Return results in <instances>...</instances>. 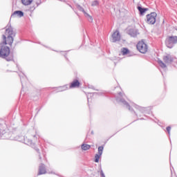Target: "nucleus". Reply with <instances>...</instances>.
Instances as JSON below:
<instances>
[{
  "mask_svg": "<svg viewBox=\"0 0 177 177\" xmlns=\"http://www.w3.org/2000/svg\"><path fill=\"white\" fill-rule=\"evenodd\" d=\"M88 88H89L90 89H93L94 91L95 90V86H89Z\"/></svg>",
  "mask_w": 177,
  "mask_h": 177,
  "instance_id": "nucleus-27",
  "label": "nucleus"
},
{
  "mask_svg": "<svg viewBox=\"0 0 177 177\" xmlns=\"http://www.w3.org/2000/svg\"><path fill=\"white\" fill-rule=\"evenodd\" d=\"M17 67H19V65H17Z\"/></svg>",
  "mask_w": 177,
  "mask_h": 177,
  "instance_id": "nucleus-34",
  "label": "nucleus"
},
{
  "mask_svg": "<svg viewBox=\"0 0 177 177\" xmlns=\"http://www.w3.org/2000/svg\"><path fill=\"white\" fill-rule=\"evenodd\" d=\"M89 149H91V145L88 144L82 145V149H83L84 151H86V150H89Z\"/></svg>",
  "mask_w": 177,
  "mask_h": 177,
  "instance_id": "nucleus-16",
  "label": "nucleus"
},
{
  "mask_svg": "<svg viewBox=\"0 0 177 177\" xmlns=\"http://www.w3.org/2000/svg\"><path fill=\"white\" fill-rule=\"evenodd\" d=\"M23 5L25 6H28V5H31L32 3L33 0H21Z\"/></svg>",
  "mask_w": 177,
  "mask_h": 177,
  "instance_id": "nucleus-15",
  "label": "nucleus"
},
{
  "mask_svg": "<svg viewBox=\"0 0 177 177\" xmlns=\"http://www.w3.org/2000/svg\"><path fill=\"white\" fill-rule=\"evenodd\" d=\"M103 150H104V146H100L98 147L97 154H100V156H102L103 154Z\"/></svg>",
  "mask_w": 177,
  "mask_h": 177,
  "instance_id": "nucleus-20",
  "label": "nucleus"
},
{
  "mask_svg": "<svg viewBox=\"0 0 177 177\" xmlns=\"http://www.w3.org/2000/svg\"><path fill=\"white\" fill-rule=\"evenodd\" d=\"M20 80H21V84L22 85V88H24V82H27L28 80H27V76L24 75V74H23V75H20Z\"/></svg>",
  "mask_w": 177,
  "mask_h": 177,
  "instance_id": "nucleus-14",
  "label": "nucleus"
},
{
  "mask_svg": "<svg viewBox=\"0 0 177 177\" xmlns=\"http://www.w3.org/2000/svg\"><path fill=\"white\" fill-rule=\"evenodd\" d=\"M169 135H171V127L170 126H168L167 128H166Z\"/></svg>",
  "mask_w": 177,
  "mask_h": 177,
  "instance_id": "nucleus-26",
  "label": "nucleus"
},
{
  "mask_svg": "<svg viewBox=\"0 0 177 177\" xmlns=\"http://www.w3.org/2000/svg\"><path fill=\"white\" fill-rule=\"evenodd\" d=\"M147 23L148 24H156V17H157L156 12H151L150 14L147 15Z\"/></svg>",
  "mask_w": 177,
  "mask_h": 177,
  "instance_id": "nucleus-6",
  "label": "nucleus"
},
{
  "mask_svg": "<svg viewBox=\"0 0 177 177\" xmlns=\"http://www.w3.org/2000/svg\"><path fill=\"white\" fill-rule=\"evenodd\" d=\"M177 44V36H169L165 40V45L169 49H172Z\"/></svg>",
  "mask_w": 177,
  "mask_h": 177,
  "instance_id": "nucleus-4",
  "label": "nucleus"
},
{
  "mask_svg": "<svg viewBox=\"0 0 177 177\" xmlns=\"http://www.w3.org/2000/svg\"><path fill=\"white\" fill-rule=\"evenodd\" d=\"M122 53L123 56H125V55H128V53H129V49L127 48H122Z\"/></svg>",
  "mask_w": 177,
  "mask_h": 177,
  "instance_id": "nucleus-19",
  "label": "nucleus"
},
{
  "mask_svg": "<svg viewBox=\"0 0 177 177\" xmlns=\"http://www.w3.org/2000/svg\"><path fill=\"white\" fill-rule=\"evenodd\" d=\"M68 6L70 8H71V9H74V8H73V6H71V5H70L69 3H68Z\"/></svg>",
  "mask_w": 177,
  "mask_h": 177,
  "instance_id": "nucleus-28",
  "label": "nucleus"
},
{
  "mask_svg": "<svg viewBox=\"0 0 177 177\" xmlns=\"http://www.w3.org/2000/svg\"><path fill=\"white\" fill-rule=\"evenodd\" d=\"M41 5V3H37V6H39Z\"/></svg>",
  "mask_w": 177,
  "mask_h": 177,
  "instance_id": "nucleus-29",
  "label": "nucleus"
},
{
  "mask_svg": "<svg viewBox=\"0 0 177 177\" xmlns=\"http://www.w3.org/2000/svg\"><path fill=\"white\" fill-rule=\"evenodd\" d=\"M136 48L137 50H138L140 53H142V55H145V53H147V51L149 50V46H147L146 40L145 39L139 41L136 45Z\"/></svg>",
  "mask_w": 177,
  "mask_h": 177,
  "instance_id": "nucleus-3",
  "label": "nucleus"
},
{
  "mask_svg": "<svg viewBox=\"0 0 177 177\" xmlns=\"http://www.w3.org/2000/svg\"><path fill=\"white\" fill-rule=\"evenodd\" d=\"M67 86H63L58 88V92H63L64 91H67Z\"/></svg>",
  "mask_w": 177,
  "mask_h": 177,
  "instance_id": "nucleus-21",
  "label": "nucleus"
},
{
  "mask_svg": "<svg viewBox=\"0 0 177 177\" xmlns=\"http://www.w3.org/2000/svg\"><path fill=\"white\" fill-rule=\"evenodd\" d=\"M127 34H129V35H130L131 37L136 38V37H138V35H139V30L136 28H130L127 30Z\"/></svg>",
  "mask_w": 177,
  "mask_h": 177,
  "instance_id": "nucleus-8",
  "label": "nucleus"
},
{
  "mask_svg": "<svg viewBox=\"0 0 177 177\" xmlns=\"http://www.w3.org/2000/svg\"><path fill=\"white\" fill-rule=\"evenodd\" d=\"M83 13L84 14L86 17L89 18L88 21H90V23H92V21H93V18H92V16H90V15L88 14L86 11H84V12Z\"/></svg>",
  "mask_w": 177,
  "mask_h": 177,
  "instance_id": "nucleus-18",
  "label": "nucleus"
},
{
  "mask_svg": "<svg viewBox=\"0 0 177 177\" xmlns=\"http://www.w3.org/2000/svg\"><path fill=\"white\" fill-rule=\"evenodd\" d=\"M16 16H17V17H23V16H24V12H23V11L21 10H17V11H15L11 15V17H16Z\"/></svg>",
  "mask_w": 177,
  "mask_h": 177,
  "instance_id": "nucleus-11",
  "label": "nucleus"
},
{
  "mask_svg": "<svg viewBox=\"0 0 177 177\" xmlns=\"http://www.w3.org/2000/svg\"><path fill=\"white\" fill-rule=\"evenodd\" d=\"M88 102H89V98L87 97Z\"/></svg>",
  "mask_w": 177,
  "mask_h": 177,
  "instance_id": "nucleus-30",
  "label": "nucleus"
},
{
  "mask_svg": "<svg viewBox=\"0 0 177 177\" xmlns=\"http://www.w3.org/2000/svg\"><path fill=\"white\" fill-rule=\"evenodd\" d=\"M158 63L161 68H167V64H165V63H164L162 60H158Z\"/></svg>",
  "mask_w": 177,
  "mask_h": 177,
  "instance_id": "nucleus-17",
  "label": "nucleus"
},
{
  "mask_svg": "<svg viewBox=\"0 0 177 177\" xmlns=\"http://www.w3.org/2000/svg\"><path fill=\"white\" fill-rule=\"evenodd\" d=\"M76 8L78 9V10H80V12H82L83 13L85 12V10L84 9V8H82V6H81L80 4H77L76 5Z\"/></svg>",
  "mask_w": 177,
  "mask_h": 177,
  "instance_id": "nucleus-22",
  "label": "nucleus"
},
{
  "mask_svg": "<svg viewBox=\"0 0 177 177\" xmlns=\"http://www.w3.org/2000/svg\"><path fill=\"white\" fill-rule=\"evenodd\" d=\"M81 83H80V81L78 80H74L70 84L69 88H78L80 86Z\"/></svg>",
  "mask_w": 177,
  "mask_h": 177,
  "instance_id": "nucleus-12",
  "label": "nucleus"
},
{
  "mask_svg": "<svg viewBox=\"0 0 177 177\" xmlns=\"http://www.w3.org/2000/svg\"><path fill=\"white\" fill-rule=\"evenodd\" d=\"M121 40V35H120V31L116 30L112 34V42H118Z\"/></svg>",
  "mask_w": 177,
  "mask_h": 177,
  "instance_id": "nucleus-9",
  "label": "nucleus"
},
{
  "mask_svg": "<svg viewBox=\"0 0 177 177\" xmlns=\"http://www.w3.org/2000/svg\"><path fill=\"white\" fill-rule=\"evenodd\" d=\"M140 120H143V118H141Z\"/></svg>",
  "mask_w": 177,
  "mask_h": 177,
  "instance_id": "nucleus-35",
  "label": "nucleus"
},
{
  "mask_svg": "<svg viewBox=\"0 0 177 177\" xmlns=\"http://www.w3.org/2000/svg\"><path fill=\"white\" fill-rule=\"evenodd\" d=\"M91 6H99V1L95 0L92 2Z\"/></svg>",
  "mask_w": 177,
  "mask_h": 177,
  "instance_id": "nucleus-24",
  "label": "nucleus"
},
{
  "mask_svg": "<svg viewBox=\"0 0 177 177\" xmlns=\"http://www.w3.org/2000/svg\"><path fill=\"white\" fill-rule=\"evenodd\" d=\"M65 57H66V59H67V57H66V55H65Z\"/></svg>",
  "mask_w": 177,
  "mask_h": 177,
  "instance_id": "nucleus-33",
  "label": "nucleus"
},
{
  "mask_svg": "<svg viewBox=\"0 0 177 177\" xmlns=\"http://www.w3.org/2000/svg\"><path fill=\"white\" fill-rule=\"evenodd\" d=\"M15 140H17L18 142H23V140H24L25 145H28V146H30V147H33L35 150H36L37 152L39 153V160H42V156H41L39 149L35 147V143L32 142V140H30V138H28L27 137L25 138L23 136H18L15 138Z\"/></svg>",
  "mask_w": 177,
  "mask_h": 177,
  "instance_id": "nucleus-2",
  "label": "nucleus"
},
{
  "mask_svg": "<svg viewBox=\"0 0 177 177\" xmlns=\"http://www.w3.org/2000/svg\"><path fill=\"white\" fill-rule=\"evenodd\" d=\"M138 12H140V15L141 16H143V15H145V13H146V12L149 10V8H142V6H138Z\"/></svg>",
  "mask_w": 177,
  "mask_h": 177,
  "instance_id": "nucleus-13",
  "label": "nucleus"
},
{
  "mask_svg": "<svg viewBox=\"0 0 177 177\" xmlns=\"http://www.w3.org/2000/svg\"><path fill=\"white\" fill-rule=\"evenodd\" d=\"M35 8L34 7V8H33V10H35Z\"/></svg>",
  "mask_w": 177,
  "mask_h": 177,
  "instance_id": "nucleus-32",
  "label": "nucleus"
},
{
  "mask_svg": "<svg viewBox=\"0 0 177 177\" xmlns=\"http://www.w3.org/2000/svg\"><path fill=\"white\" fill-rule=\"evenodd\" d=\"M19 71H20V68L18 67Z\"/></svg>",
  "mask_w": 177,
  "mask_h": 177,
  "instance_id": "nucleus-31",
  "label": "nucleus"
},
{
  "mask_svg": "<svg viewBox=\"0 0 177 177\" xmlns=\"http://www.w3.org/2000/svg\"><path fill=\"white\" fill-rule=\"evenodd\" d=\"M102 155L99 154V153H96L95 156V162H99V159L100 158V156Z\"/></svg>",
  "mask_w": 177,
  "mask_h": 177,
  "instance_id": "nucleus-23",
  "label": "nucleus"
},
{
  "mask_svg": "<svg viewBox=\"0 0 177 177\" xmlns=\"http://www.w3.org/2000/svg\"><path fill=\"white\" fill-rule=\"evenodd\" d=\"M134 107H136V109H138V110L141 111V113H143V111H144L145 108H142L141 106H138L136 104H134Z\"/></svg>",
  "mask_w": 177,
  "mask_h": 177,
  "instance_id": "nucleus-25",
  "label": "nucleus"
},
{
  "mask_svg": "<svg viewBox=\"0 0 177 177\" xmlns=\"http://www.w3.org/2000/svg\"><path fill=\"white\" fill-rule=\"evenodd\" d=\"M45 174H46V167L44 164L41 163L39 166V172L37 176H39V175H45Z\"/></svg>",
  "mask_w": 177,
  "mask_h": 177,
  "instance_id": "nucleus-10",
  "label": "nucleus"
},
{
  "mask_svg": "<svg viewBox=\"0 0 177 177\" xmlns=\"http://www.w3.org/2000/svg\"><path fill=\"white\" fill-rule=\"evenodd\" d=\"M118 95H119V97L116 98V100L118 102H120L121 103H122L124 106H126L127 109H128L129 111H133V109L131 107V105H129V103H128L125 100H124V98H121V97H123L122 93L120 92L118 93Z\"/></svg>",
  "mask_w": 177,
  "mask_h": 177,
  "instance_id": "nucleus-5",
  "label": "nucleus"
},
{
  "mask_svg": "<svg viewBox=\"0 0 177 177\" xmlns=\"http://www.w3.org/2000/svg\"><path fill=\"white\" fill-rule=\"evenodd\" d=\"M5 35H2L3 41L0 43V57L6 62H13L15 55L10 51V48L5 45L12 46L15 37H16V30L12 27L10 22L5 27Z\"/></svg>",
  "mask_w": 177,
  "mask_h": 177,
  "instance_id": "nucleus-1",
  "label": "nucleus"
},
{
  "mask_svg": "<svg viewBox=\"0 0 177 177\" xmlns=\"http://www.w3.org/2000/svg\"><path fill=\"white\" fill-rule=\"evenodd\" d=\"M163 62H165L166 64H172L174 62V57L170 54H167V55L163 56Z\"/></svg>",
  "mask_w": 177,
  "mask_h": 177,
  "instance_id": "nucleus-7",
  "label": "nucleus"
}]
</instances>
